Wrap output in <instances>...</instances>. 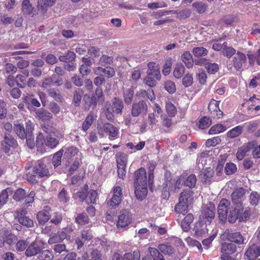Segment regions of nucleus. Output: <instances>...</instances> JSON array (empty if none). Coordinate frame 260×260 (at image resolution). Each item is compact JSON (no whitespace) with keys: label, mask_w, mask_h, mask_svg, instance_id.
Returning <instances> with one entry per match:
<instances>
[{"label":"nucleus","mask_w":260,"mask_h":260,"mask_svg":"<svg viewBox=\"0 0 260 260\" xmlns=\"http://www.w3.org/2000/svg\"><path fill=\"white\" fill-rule=\"evenodd\" d=\"M42 128L48 134L44 140L45 145L50 148L56 147L58 144V139L61 137L60 133L54 127L47 124H43Z\"/></svg>","instance_id":"nucleus-1"},{"label":"nucleus","mask_w":260,"mask_h":260,"mask_svg":"<svg viewBox=\"0 0 260 260\" xmlns=\"http://www.w3.org/2000/svg\"><path fill=\"white\" fill-rule=\"evenodd\" d=\"M98 131L101 137L108 136L111 141L117 139L119 134L118 129L109 123L98 124Z\"/></svg>","instance_id":"nucleus-2"},{"label":"nucleus","mask_w":260,"mask_h":260,"mask_svg":"<svg viewBox=\"0 0 260 260\" xmlns=\"http://www.w3.org/2000/svg\"><path fill=\"white\" fill-rule=\"evenodd\" d=\"M147 76L145 79V83L150 87H154L156 81L160 80V73L157 66L153 62L148 64Z\"/></svg>","instance_id":"nucleus-3"},{"label":"nucleus","mask_w":260,"mask_h":260,"mask_svg":"<svg viewBox=\"0 0 260 260\" xmlns=\"http://www.w3.org/2000/svg\"><path fill=\"white\" fill-rule=\"evenodd\" d=\"M48 160L47 158H44L37 161L33 169L34 172L36 176L43 177L50 175V170L47 165Z\"/></svg>","instance_id":"nucleus-4"},{"label":"nucleus","mask_w":260,"mask_h":260,"mask_svg":"<svg viewBox=\"0 0 260 260\" xmlns=\"http://www.w3.org/2000/svg\"><path fill=\"white\" fill-rule=\"evenodd\" d=\"M215 208L214 204L209 203L203 207L199 219L206 222H208V224H210L211 220L215 217Z\"/></svg>","instance_id":"nucleus-5"},{"label":"nucleus","mask_w":260,"mask_h":260,"mask_svg":"<svg viewBox=\"0 0 260 260\" xmlns=\"http://www.w3.org/2000/svg\"><path fill=\"white\" fill-rule=\"evenodd\" d=\"M154 112L149 113L147 121L149 124V127L154 128L158 125V118L159 116H162V111L160 106L155 103L153 108Z\"/></svg>","instance_id":"nucleus-6"},{"label":"nucleus","mask_w":260,"mask_h":260,"mask_svg":"<svg viewBox=\"0 0 260 260\" xmlns=\"http://www.w3.org/2000/svg\"><path fill=\"white\" fill-rule=\"evenodd\" d=\"M246 190L243 188L235 190L231 194L232 201L235 206L242 207V203L245 199Z\"/></svg>","instance_id":"nucleus-7"},{"label":"nucleus","mask_w":260,"mask_h":260,"mask_svg":"<svg viewBox=\"0 0 260 260\" xmlns=\"http://www.w3.org/2000/svg\"><path fill=\"white\" fill-rule=\"evenodd\" d=\"M132 215L130 212L126 210H122L119 213L117 226L118 228H125L132 223Z\"/></svg>","instance_id":"nucleus-8"},{"label":"nucleus","mask_w":260,"mask_h":260,"mask_svg":"<svg viewBox=\"0 0 260 260\" xmlns=\"http://www.w3.org/2000/svg\"><path fill=\"white\" fill-rule=\"evenodd\" d=\"M98 193L94 190H90L87 196L83 192H79L75 194V198H79L81 201H85L87 204H94L96 202Z\"/></svg>","instance_id":"nucleus-9"},{"label":"nucleus","mask_w":260,"mask_h":260,"mask_svg":"<svg viewBox=\"0 0 260 260\" xmlns=\"http://www.w3.org/2000/svg\"><path fill=\"white\" fill-rule=\"evenodd\" d=\"M113 194L107 204L112 207L117 206L121 202L122 196V189L120 186H114L113 188Z\"/></svg>","instance_id":"nucleus-10"},{"label":"nucleus","mask_w":260,"mask_h":260,"mask_svg":"<svg viewBox=\"0 0 260 260\" xmlns=\"http://www.w3.org/2000/svg\"><path fill=\"white\" fill-rule=\"evenodd\" d=\"M247 58L246 55L240 52H238L233 59V64L237 70L243 69L246 66Z\"/></svg>","instance_id":"nucleus-11"},{"label":"nucleus","mask_w":260,"mask_h":260,"mask_svg":"<svg viewBox=\"0 0 260 260\" xmlns=\"http://www.w3.org/2000/svg\"><path fill=\"white\" fill-rule=\"evenodd\" d=\"M207 223L202 220H199L195 223L193 231L197 238L205 237L208 234V229L207 228Z\"/></svg>","instance_id":"nucleus-12"},{"label":"nucleus","mask_w":260,"mask_h":260,"mask_svg":"<svg viewBox=\"0 0 260 260\" xmlns=\"http://www.w3.org/2000/svg\"><path fill=\"white\" fill-rule=\"evenodd\" d=\"M230 204V202L225 199H222L219 202L218 206V213L221 221H224L226 219L228 210Z\"/></svg>","instance_id":"nucleus-13"},{"label":"nucleus","mask_w":260,"mask_h":260,"mask_svg":"<svg viewBox=\"0 0 260 260\" xmlns=\"http://www.w3.org/2000/svg\"><path fill=\"white\" fill-rule=\"evenodd\" d=\"M245 255L249 260H254L260 255V244L250 245L246 250Z\"/></svg>","instance_id":"nucleus-14"},{"label":"nucleus","mask_w":260,"mask_h":260,"mask_svg":"<svg viewBox=\"0 0 260 260\" xmlns=\"http://www.w3.org/2000/svg\"><path fill=\"white\" fill-rule=\"evenodd\" d=\"M134 185H147L146 180V172L144 168H141L137 170L134 173Z\"/></svg>","instance_id":"nucleus-15"},{"label":"nucleus","mask_w":260,"mask_h":260,"mask_svg":"<svg viewBox=\"0 0 260 260\" xmlns=\"http://www.w3.org/2000/svg\"><path fill=\"white\" fill-rule=\"evenodd\" d=\"M17 146L16 141L11 136L5 135L4 140L2 142V148L6 152H8L11 148H15Z\"/></svg>","instance_id":"nucleus-16"},{"label":"nucleus","mask_w":260,"mask_h":260,"mask_svg":"<svg viewBox=\"0 0 260 260\" xmlns=\"http://www.w3.org/2000/svg\"><path fill=\"white\" fill-rule=\"evenodd\" d=\"M224 234L227 239L231 242L238 244H241L244 242V239L239 232L233 233L230 230H227L225 231Z\"/></svg>","instance_id":"nucleus-17"},{"label":"nucleus","mask_w":260,"mask_h":260,"mask_svg":"<svg viewBox=\"0 0 260 260\" xmlns=\"http://www.w3.org/2000/svg\"><path fill=\"white\" fill-rule=\"evenodd\" d=\"M253 146L254 143L250 142L246 143L239 148L236 153L237 158L239 160H242L245 156L248 155L250 150L253 147Z\"/></svg>","instance_id":"nucleus-18"},{"label":"nucleus","mask_w":260,"mask_h":260,"mask_svg":"<svg viewBox=\"0 0 260 260\" xmlns=\"http://www.w3.org/2000/svg\"><path fill=\"white\" fill-rule=\"evenodd\" d=\"M208 108L213 116L216 118L222 117L223 113L219 108V102L215 100L210 101L208 105Z\"/></svg>","instance_id":"nucleus-19"},{"label":"nucleus","mask_w":260,"mask_h":260,"mask_svg":"<svg viewBox=\"0 0 260 260\" xmlns=\"http://www.w3.org/2000/svg\"><path fill=\"white\" fill-rule=\"evenodd\" d=\"M147 111V106L145 102L142 101L138 103L133 104L132 109V115L136 117L141 113H146Z\"/></svg>","instance_id":"nucleus-20"},{"label":"nucleus","mask_w":260,"mask_h":260,"mask_svg":"<svg viewBox=\"0 0 260 260\" xmlns=\"http://www.w3.org/2000/svg\"><path fill=\"white\" fill-rule=\"evenodd\" d=\"M193 199V192L190 189H186L183 190V191L180 193L179 201L190 205L192 203Z\"/></svg>","instance_id":"nucleus-21"},{"label":"nucleus","mask_w":260,"mask_h":260,"mask_svg":"<svg viewBox=\"0 0 260 260\" xmlns=\"http://www.w3.org/2000/svg\"><path fill=\"white\" fill-rule=\"evenodd\" d=\"M16 240V237L14 235H8V233L5 230H0V241L2 242L0 244V247L2 246L4 242H6L9 245L12 244Z\"/></svg>","instance_id":"nucleus-22"},{"label":"nucleus","mask_w":260,"mask_h":260,"mask_svg":"<svg viewBox=\"0 0 260 260\" xmlns=\"http://www.w3.org/2000/svg\"><path fill=\"white\" fill-rule=\"evenodd\" d=\"M185 176V174H182L178 178L174 179L172 181L167 182L166 186L167 187L169 186L168 190H172L177 188H180L182 186V182L184 181Z\"/></svg>","instance_id":"nucleus-23"},{"label":"nucleus","mask_w":260,"mask_h":260,"mask_svg":"<svg viewBox=\"0 0 260 260\" xmlns=\"http://www.w3.org/2000/svg\"><path fill=\"white\" fill-rule=\"evenodd\" d=\"M135 188V193L136 197L139 200H142L146 197L148 190L147 185H134Z\"/></svg>","instance_id":"nucleus-24"},{"label":"nucleus","mask_w":260,"mask_h":260,"mask_svg":"<svg viewBox=\"0 0 260 260\" xmlns=\"http://www.w3.org/2000/svg\"><path fill=\"white\" fill-rule=\"evenodd\" d=\"M50 209L46 207L43 210L39 211L37 214L38 222L41 224H45L50 218Z\"/></svg>","instance_id":"nucleus-25"},{"label":"nucleus","mask_w":260,"mask_h":260,"mask_svg":"<svg viewBox=\"0 0 260 260\" xmlns=\"http://www.w3.org/2000/svg\"><path fill=\"white\" fill-rule=\"evenodd\" d=\"M40 251V248L37 241L31 243L25 251V254L27 256H32L36 255Z\"/></svg>","instance_id":"nucleus-26"},{"label":"nucleus","mask_w":260,"mask_h":260,"mask_svg":"<svg viewBox=\"0 0 260 260\" xmlns=\"http://www.w3.org/2000/svg\"><path fill=\"white\" fill-rule=\"evenodd\" d=\"M82 239L77 238L76 240V243L77 245L78 249L81 248L85 241L90 240L92 237L91 233L89 231H84L81 234Z\"/></svg>","instance_id":"nucleus-27"},{"label":"nucleus","mask_w":260,"mask_h":260,"mask_svg":"<svg viewBox=\"0 0 260 260\" xmlns=\"http://www.w3.org/2000/svg\"><path fill=\"white\" fill-rule=\"evenodd\" d=\"M242 207H235L234 210L230 211L228 217L229 222L231 223H235L237 220H239V216Z\"/></svg>","instance_id":"nucleus-28"},{"label":"nucleus","mask_w":260,"mask_h":260,"mask_svg":"<svg viewBox=\"0 0 260 260\" xmlns=\"http://www.w3.org/2000/svg\"><path fill=\"white\" fill-rule=\"evenodd\" d=\"M213 171L210 168H206L200 174V178L205 183L210 182L213 175Z\"/></svg>","instance_id":"nucleus-29"},{"label":"nucleus","mask_w":260,"mask_h":260,"mask_svg":"<svg viewBox=\"0 0 260 260\" xmlns=\"http://www.w3.org/2000/svg\"><path fill=\"white\" fill-rule=\"evenodd\" d=\"M181 60L188 69L193 67V61L192 56L189 51H185L181 55Z\"/></svg>","instance_id":"nucleus-30"},{"label":"nucleus","mask_w":260,"mask_h":260,"mask_svg":"<svg viewBox=\"0 0 260 260\" xmlns=\"http://www.w3.org/2000/svg\"><path fill=\"white\" fill-rule=\"evenodd\" d=\"M236 249L237 246L235 244L224 243L222 244L221 251L222 254H232L236 251Z\"/></svg>","instance_id":"nucleus-31"},{"label":"nucleus","mask_w":260,"mask_h":260,"mask_svg":"<svg viewBox=\"0 0 260 260\" xmlns=\"http://www.w3.org/2000/svg\"><path fill=\"white\" fill-rule=\"evenodd\" d=\"M14 129L17 136L21 139H24L26 137V132L22 123L17 121L14 124Z\"/></svg>","instance_id":"nucleus-32"},{"label":"nucleus","mask_w":260,"mask_h":260,"mask_svg":"<svg viewBox=\"0 0 260 260\" xmlns=\"http://www.w3.org/2000/svg\"><path fill=\"white\" fill-rule=\"evenodd\" d=\"M193 216L192 214H188L181 222V227L183 230L187 232L189 229V226L193 220Z\"/></svg>","instance_id":"nucleus-33"},{"label":"nucleus","mask_w":260,"mask_h":260,"mask_svg":"<svg viewBox=\"0 0 260 260\" xmlns=\"http://www.w3.org/2000/svg\"><path fill=\"white\" fill-rule=\"evenodd\" d=\"M247 56L249 64L253 65L254 62H256L258 65H260V48L254 54L248 52Z\"/></svg>","instance_id":"nucleus-34"},{"label":"nucleus","mask_w":260,"mask_h":260,"mask_svg":"<svg viewBox=\"0 0 260 260\" xmlns=\"http://www.w3.org/2000/svg\"><path fill=\"white\" fill-rule=\"evenodd\" d=\"M189 206V205L179 201V203L175 207V211L177 214L185 215L188 212V209Z\"/></svg>","instance_id":"nucleus-35"},{"label":"nucleus","mask_w":260,"mask_h":260,"mask_svg":"<svg viewBox=\"0 0 260 260\" xmlns=\"http://www.w3.org/2000/svg\"><path fill=\"white\" fill-rule=\"evenodd\" d=\"M226 130V127L221 124H217L212 126L209 132V135H216L222 133Z\"/></svg>","instance_id":"nucleus-36"},{"label":"nucleus","mask_w":260,"mask_h":260,"mask_svg":"<svg viewBox=\"0 0 260 260\" xmlns=\"http://www.w3.org/2000/svg\"><path fill=\"white\" fill-rule=\"evenodd\" d=\"M117 168H126L127 156L125 154H119L116 155Z\"/></svg>","instance_id":"nucleus-37"},{"label":"nucleus","mask_w":260,"mask_h":260,"mask_svg":"<svg viewBox=\"0 0 260 260\" xmlns=\"http://www.w3.org/2000/svg\"><path fill=\"white\" fill-rule=\"evenodd\" d=\"M36 115L42 120H49L52 118V116L50 113L44 110L40 109L38 110L36 113Z\"/></svg>","instance_id":"nucleus-38"},{"label":"nucleus","mask_w":260,"mask_h":260,"mask_svg":"<svg viewBox=\"0 0 260 260\" xmlns=\"http://www.w3.org/2000/svg\"><path fill=\"white\" fill-rule=\"evenodd\" d=\"M123 107L122 100L119 99L115 98L112 106L113 111L116 113H121Z\"/></svg>","instance_id":"nucleus-39"},{"label":"nucleus","mask_w":260,"mask_h":260,"mask_svg":"<svg viewBox=\"0 0 260 260\" xmlns=\"http://www.w3.org/2000/svg\"><path fill=\"white\" fill-rule=\"evenodd\" d=\"M212 123L211 120L207 116L201 118L198 123V127L200 129H206L208 128Z\"/></svg>","instance_id":"nucleus-40"},{"label":"nucleus","mask_w":260,"mask_h":260,"mask_svg":"<svg viewBox=\"0 0 260 260\" xmlns=\"http://www.w3.org/2000/svg\"><path fill=\"white\" fill-rule=\"evenodd\" d=\"M16 219H18L19 222L24 226L27 227H31L34 225L33 221L27 216H19V214L16 216Z\"/></svg>","instance_id":"nucleus-41"},{"label":"nucleus","mask_w":260,"mask_h":260,"mask_svg":"<svg viewBox=\"0 0 260 260\" xmlns=\"http://www.w3.org/2000/svg\"><path fill=\"white\" fill-rule=\"evenodd\" d=\"M243 130V126L241 125H238L230 131H229L227 133V136L228 137L231 138H234L236 137L239 136L242 133Z\"/></svg>","instance_id":"nucleus-42"},{"label":"nucleus","mask_w":260,"mask_h":260,"mask_svg":"<svg viewBox=\"0 0 260 260\" xmlns=\"http://www.w3.org/2000/svg\"><path fill=\"white\" fill-rule=\"evenodd\" d=\"M185 72V68L181 63H177L175 68L173 74L175 78H180Z\"/></svg>","instance_id":"nucleus-43"},{"label":"nucleus","mask_w":260,"mask_h":260,"mask_svg":"<svg viewBox=\"0 0 260 260\" xmlns=\"http://www.w3.org/2000/svg\"><path fill=\"white\" fill-rule=\"evenodd\" d=\"M159 249L165 254L171 255L174 252V248L168 243L161 244L158 246Z\"/></svg>","instance_id":"nucleus-44"},{"label":"nucleus","mask_w":260,"mask_h":260,"mask_svg":"<svg viewBox=\"0 0 260 260\" xmlns=\"http://www.w3.org/2000/svg\"><path fill=\"white\" fill-rule=\"evenodd\" d=\"M167 112L170 117H174L177 113L176 107L170 102H167L166 103Z\"/></svg>","instance_id":"nucleus-45"},{"label":"nucleus","mask_w":260,"mask_h":260,"mask_svg":"<svg viewBox=\"0 0 260 260\" xmlns=\"http://www.w3.org/2000/svg\"><path fill=\"white\" fill-rule=\"evenodd\" d=\"M62 154V150H59L54 154L52 158V164L55 168L60 165Z\"/></svg>","instance_id":"nucleus-46"},{"label":"nucleus","mask_w":260,"mask_h":260,"mask_svg":"<svg viewBox=\"0 0 260 260\" xmlns=\"http://www.w3.org/2000/svg\"><path fill=\"white\" fill-rule=\"evenodd\" d=\"M140 253L139 251H134L133 254L126 253L123 256V260H140Z\"/></svg>","instance_id":"nucleus-47"},{"label":"nucleus","mask_w":260,"mask_h":260,"mask_svg":"<svg viewBox=\"0 0 260 260\" xmlns=\"http://www.w3.org/2000/svg\"><path fill=\"white\" fill-rule=\"evenodd\" d=\"M124 99L125 103L129 104L132 102L133 95H134V90L133 89L131 88L127 89H126L124 91Z\"/></svg>","instance_id":"nucleus-48"},{"label":"nucleus","mask_w":260,"mask_h":260,"mask_svg":"<svg viewBox=\"0 0 260 260\" xmlns=\"http://www.w3.org/2000/svg\"><path fill=\"white\" fill-rule=\"evenodd\" d=\"M55 0H38V7L42 10L45 9L48 6H51Z\"/></svg>","instance_id":"nucleus-49"},{"label":"nucleus","mask_w":260,"mask_h":260,"mask_svg":"<svg viewBox=\"0 0 260 260\" xmlns=\"http://www.w3.org/2000/svg\"><path fill=\"white\" fill-rule=\"evenodd\" d=\"M149 251L154 260H165L162 255L159 252L157 249L153 247H149Z\"/></svg>","instance_id":"nucleus-50"},{"label":"nucleus","mask_w":260,"mask_h":260,"mask_svg":"<svg viewBox=\"0 0 260 260\" xmlns=\"http://www.w3.org/2000/svg\"><path fill=\"white\" fill-rule=\"evenodd\" d=\"M192 53L196 57H201L206 55L208 53V51L204 47H199L193 48Z\"/></svg>","instance_id":"nucleus-51"},{"label":"nucleus","mask_w":260,"mask_h":260,"mask_svg":"<svg viewBox=\"0 0 260 260\" xmlns=\"http://www.w3.org/2000/svg\"><path fill=\"white\" fill-rule=\"evenodd\" d=\"M185 240L186 242V243L188 246H191V247L196 246V247H197L198 249L200 251H201L202 250V245L199 241L192 239L190 237H188L187 238H186Z\"/></svg>","instance_id":"nucleus-52"},{"label":"nucleus","mask_w":260,"mask_h":260,"mask_svg":"<svg viewBox=\"0 0 260 260\" xmlns=\"http://www.w3.org/2000/svg\"><path fill=\"white\" fill-rule=\"evenodd\" d=\"M221 142V139L219 137H214L206 140L205 145L207 147H214Z\"/></svg>","instance_id":"nucleus-53"},{"label":"nucleus","mask_w":260,"mask_h":260,"mask_svg":"<svg viewBox=\"0 0 260 260\" xmlns=\"http://www.w3.org/2000/svg\"><path fill=\"white\" fill-rule=\"evenodd\" d=\"M93 118L92 114H89L88 115L82 124V128L84 131H87L93 122Z\"/></svg>","instance_id":"nucleus-54"},{"label":"nucleus","mask_w":260,"mask_h":260,"mask_svg":"<svg viewBox=\"0 0 260 260\" xmlns=\"http://www.w3.org/2000/svg\"><path fill=\"white\" fill-rule=\"evenodd\" d=\"M260 202V194L256 191H253L250 195V203L251 205L256 206Z\"/></svg>","instance_id":"nucleus-55"},{"label":"nucleus","mask_w":260,"mask_h":260,"mask_svg":"<svg viewBox=\"0 0 260 260\" xmlns=\"http://www.w3.org/2000/svg\"><path fill=\"white\" fill-rule=\"evenodd\" d=\"M76 57V54L72 51H68L66 55L60 56L59 58L61 61L68 62L73 60Z\"/></svg>","instance_id":"nucleus-56"},{"label":"nucleus","mask_w":260,"mask_h":260,"mask_svg":"<svg viewBox=\"0 0 260 260\" xmlns=\"http://www.w3.org/2000/svg\"><path fill=\"white\" fill-rule=\"evenodd\" d=\"M58 198L60 202L65 203L69 201L70 197L67 191L63 188L58 193Z\"/></svg>","instance_id":"nucleus-57"},{"label":"nucleus","mask_w":260,"mask_h":260,"mask_svg":"<svg viewBox=\"0 0 260 260\" xmlns=\"http://www.w3.org/2000/svg\"><path fill=\"white\" fill-rule=\"evenodd\" d=\"M22 9L24 13L29 14L32 10V7L30 3L29 0H23L22 3Z\"/></svg>","instance_id":"nucleus-58"},{"label":"nucleus","mask_w":260,"mask_h":260,"mask_svg":"<svg viewBox=\"0 0 260 260\" xmlns=\"http://www.w3.org/2000/svg\"><path fill=\"white\" fill-rule=\"evenodd\" d=\"M197 181L196 176L193 174H191L187 178L184 182V185L189 187L194 186Z\"/></svg>","instance_id":"nucleus-59"},{"label":"nucleus","mask_w":260,"mask_h":260,"mask_svg":"<svg viewBox=\"0 0 260 260\" xmlns=\"http://www.w3.org/2000/svg\"><path fill=\"white\" fill-rule=\"evenodd\" d=\"M237 166L233 162H229L225 167V172L227 175L234 174L237 171Z\"/></svg>","instance_id":"nucleus-60"},{"label":"nucleus","mask_w":260,"mask_h":260,"mask_svg":"<svg viewBox=\"0 0 260 260\" xmlns=\"http://www.w3.org/2000/svg\"><path fill=\"white\" fill-rule=\"evenodd\" d=\"M53 255L51 251L46 250L43 251L39 255V260H52Z\"/></svg>","instance_id":"nucleus-61"},{"label":"nucleus","mask_w":260,"mask_h":260,"mask_svg":"<svg viewBox=\"0 0 260 260\" xmlns=\"http://www.w3.org/2000/svg\"><path fill=\"white\" fill-rule=\"evenodd\" d=\"M193 83V77L192 75L186 74L182 79V84L185 87H187L192 85Z\"/></svg>","instance_id":"nucleus-62"},{"label":"nucleus","mask_w":260,"mask_h":260,"mask_svg":"<svg viewBox=\"0 0 260 260\" xmlns=\"http://www.w3.org/2000/svg\"><path fill=\"white\" fill-rule=\"evenodd\" d=\"M83 94V92L81 89H78L75 92L73 101L75 106L79 105Z\"/></svg>","instance_id":"nucleus-63"},{"label":"nucleus","mask_w":260,"mask_h":260,"mask_svg":"<svg viewBox=\"0 0 260 260\" xmlns=\"http://www.w3.org/2000/svg\"><path fill=\"white\" fill-rule=\"evenodd\" d=\"M165 88L169 93H173L176 91L175 83L171 81H167L165 83Z\"/></svg>","instance_id":"nucleus-64"}]
</instances>
